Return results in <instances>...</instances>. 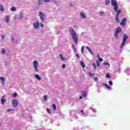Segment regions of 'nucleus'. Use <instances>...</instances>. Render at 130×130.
Listing matches in <instances>:
<instances>
[{"label": "nucleus", "instance_id": "nucleus-7", "mask_svg": "<svg viewBox=\"0 0 130 130\" xmlns=\"http://www.w3.org/2000/svg\"><path fill=\"white\" fill-rule=\"evenodd\" d=\"M12 105L13 107H17V106H18V101L17 99L13 100Z\"/></svg>", "mask_w": 130, "mask_h": 130}, {"label": "nucleus", "instance_id": "nucleus-41", "mask_svg": "<svg viewBox=\"0 0 130 130\" xmlns=\"http://www.w3.org/2000/svg\"><path fill=\"white\" fill-rule=\"evenodd\" d=\"M44 3H49L50 0H44Z\"/></svg>", "mask_w": 130, "mask_h": 130}, {"label": "nucleus", "instance_id": "nucleus-21", "mask_svg": "<svg viewBox=\"0 0 130 130\" xmlns=\"http://www.w3.org/2000/svg\"><path fill=\"white\" fill-rule=\"evenodd\" d=\"M87 95V91H84L83 92H82V96L83 97H86V96Z\"/></svg>", "mask_w": 130, "mask_h": 130}, {"label": "nucleus", "instance_id": "nucleus-50", "mask_svg": "<svg viewBox=\"0 0 130 130\" xmlns=\"http://www.w3.org/2000/svg\"><path fill=\"white\" fill-rule=\"evenodd\" d=\"M97 56L98 58H100V55L98 54Z\"/></svg>", "mask_w": 130, "mask_h": 130}, {"label": "nucleus", "instance_id": "nucleus-10", "mask_svg": "<svg viewBox=\"0 0 130 130\" xmlns=\"http://www.w3.org/2000/svg\"><path fill=\"white\" fill-rule=\"evenodd\" d=\"M126 21V18H124L123 20L121 22V26H124L125 25V22Z\"/></svg>", "mask_w": 130, "mask_h": 130}, {"label": "nucleus", "instance_id": "nucleus-25", "mask_svg": "<svg viewBox=\"0 0 130 130\" xmlns=\"http://www.w3.org/2000/svg\"><path fill=\"white\" fill-rule=\"evenodd\" d=\"M104 86H105V87L108 88V89H109V90H111V87L110 86L107 85V84H104Z\"/></svg>", "mask_w": 130, "mask_h": 130}, {"label": "nucleus", "instance_id": "nucleus-9", "mask_svg": "<svg viewBox=\"0 0 130 130\" xmlns=\"http://www.w3.org/2000/svg\"><path fill=\"white\" fill-rule=\"evenodd\" d=\"M80 18H81V19H86V18H87V16H86V14L84 12H81Z\"/></svg>", "mask_w": 130, "mask_h": 130}, {"label": "nucleus", "instance_id": "nucleus-17", "mask_svg": "<svg viewBox=\"0 0 130 130\" xmlns=\"http://www.w3.org/2000/svg\"><path fill=\"white\" fill-rule=\"evenodd\" d=\"M110 4V0H106L105 1V4L106 6H108Z\"/></svg>", "mask_w": 130, "mask_h": 130}, {"label": "nucleus", "instance_id": "nucleus-22", "mask_svg": "<svg viewBox=\"0 0 130 130\" xmlns=\"http://www.w3.org/2000/svg\"><path fill=\"white\" fill-rule=\"evenodd\" d=\"M16 10V8L15 7H12L11 8V11H12V12H15Z\"/></svg>", "mask_w": 130, "mask_h": 130}, {"label": "nucleus", "instance_id": "nucleus-34", "mask_svg": "<svg viewBox=\"0 0 130 130\" xmlns=\"http://www.w3.org/2000/svg\"><path fill=\"white\" fill-rule=\"evenodd\" d=\"M99 14L101 15V16H103V15L104 14V12L101 11L99 13Z\"/></svg>", "mask_w": 130, "mask_h": 130}, {"label": "nucleus", "instance_id": "nucleus-31", "mask_svg": "<svg viewBox=\"0 0 130 130\" xmlns=\"http://www.w3.org/2000/svg\"><path fill=\"white\" fill-rule=\"evenodd\" d=\"M52 107L53 108V110H55V109H56V105L53 104L52 105Z\"/></svg>", "mask_w": 130, "mask_h": 130}, {"label": "nucleus", "instance_id": "nucleus-15", "mask_svg": "<svg viewBox=\"0 0 130 130\" xmlns=\"http://www.w3.org/2000/svg\"><path fill=\"white\" fill-rule=\"evenodd\" d=\"M10 16L9 15H7V16H6V22H7V23H8V22H9V21H10Z\"/></svg>", "mask_w": 130, "mask_h": 130}, {"label": "nucleus", "instance_id": "nucleus-19", "mask_svg": "<svg viewBox=\"0 0 130 130\" xmlns=\"http://www.w3.org/2000/svg\"><path fill=\"white\" fill-rule=\"evenodd\" d=\"M60 57L61 60H62L63 61H64V60H66V58H64V57H63V56H62V55L61 54H60Z\"/></svg>", "mask_w": 130, "mask_h": 130}, {"label": "nucleus", "instance_id": "nucleus-36", "mask_svg": "<svg viewBox=\"0 0 130 130\" xmlns=\"http://www.w3.org/2000/svg\"><path fill=\"white\" fill-rule=\"evenodd\" d=\"M92 65L93 67L94 68L95 70H96V69H97V68L96 67V64H95V63H93Z\"/></svg>", "mask_w": 130, "mask_h": 130}, {"label": "nucleus", "instance_id": "nucleus-45", "mask_svg": "<svg viewBox=\"0 0 130 130\" xmlns=\"http://www.w3.org/2000/svg\"><path fill=\"white\" fill-rule=\"evenodd\" d=\"M47 111L48 113H50V111L49 110V108L47 109Z\"/></svg>", "mask_w": 130, "mask_h": 130}, {"label": "nucleus", "instance_id": "nucleus-6", "mask_svg": "<svg viewBox=\"0 0 130 130\" xmlns=\"http://www.w3.org/2000/svg\"><path fill=\"white\" fill-rule=\"evenodd\" d=\"M126 39H127V36L126 35H124L123 36L122 43L120 46L121 48H122V47H123V45L125 44V43L126 42Z\"/></svg>", "mask_w": 130, "mask_h": 130}, {"label": "nucleus", "instance_id": "nucleus-24", "mask_svg": "<svg viewBox=\"0 0 130 130\" xmlns=\"http://www.w3.org/2000/svg\"><path fill=\"white\" fill-rule=\"evenodd\" d=\"M1 53H2V54H6V50L5 49H2Z\"/></svg>", "mask_w": 130, "mask_h": 130}, {"label": "nucleus", "instance_id": "nucleus-51", "mask_svg": "<svg viewBox=\"0 0 130 130\" xmlns=\"http://www.w3.org/2000/svg\"><path fill=\"white\" fill-rule=\"evenodd\" d=\"M5 36L4 35L2 36V39H4V38H5Z\"/></svg>", "mask_w": 130, "mask_h": 130}, {"label": "nucleus", "instance_id": "nucleus-53", "mask_svg": "<svg viewBox=\"0 0 130 130\" xmlns=\"http://www.w3.org/2000/svg\"><path fill=\"white\" fill-rule=\"evenodd\" d=\"M15 19H17V15H16V17H15Z\"/></svg>", "mask_w": 130, "mask_h": 130}, {"label": "nucleus", "instance_id": "nucleus-27", "mask_svg": "<svg viewBox=\"0 0 130 130\" xmlns=\"http://www.w3.org/2000/svg\"><path fill=\"white\" fill-rule=\"evenodd\" d=\"M84 46H82L81 47V52L82 54H84Z\"/></svg>", "mask_w": 130, "mask_h": 130}, {"label": "nucleus", "instance_id": "nucleus-43", "mask_svg": "<svg viewBox=\"0 0 130 130\" xmlns=\"http://www.w3.org/2000/svg\"><path fill=\"white\" fill-rule=\"evenodd\" d=\"M94 80L95 82H97V81H98V77L94 78Z\"/></svg>", "mask_w": 130, "mask_h": 130}, {"label": "nucleus", "instance_id": "nucleus-12", "mask_svg": "<svg viewBox=\"0 0 130 130\" xmlns=\"http://www.w3.org/2000/svg\"><path fill=\"white\" fill-rule=\"evenodd\" d=\"M116 32L118 34L120 33V32H121V27H117L116 30Z\"/></svg>", "mask_w": 130, "mask_h": 130}, {"label": "nucleus", "instance_id": "nucleus-44", "mask_svg": "<svg viewBox=\"0 0 130 130\" xmlns=\"http://www.w3.org/2000/svg\"><path fill=\"white\" fill-rule=\"evenodd\" d=\"M106 77H107V78H111L110 75H109V74H106Z\"/></svg>", "mask_w": 130, "mask_h": 130}, {"label": "nucleus", "instance_id": "nucleus-32", "mask_svg": "<svg viewBox=\"0 0 130 130\" xmlns=\"http://www.w3.org/2000/svg\"><path fill=\"white\" fill-rule=\"evenodd\" d=\"M7 111H8V112H10L11 111H15V110L12 109H8L7 110Z\"/></svg>", "mask_w": 130, "mask_h": 130}, {"label": "nucleus", "instance_id": "nucleus-26", "mask_svg": "<svg viewBox=\"0 0 130 130\" xmlns=\"http://www.w3.org/2000/svg\"><path fill=\"white\" fill-rule=\"evenodd\" d=\"M39 5H42L43 4V1L42 0H38Z\"/></svg>", "mask_w": 130, "mask_h": 130}, {"label": "nucleus", "instance_id": "nucleus-30", "mask_svg": "<svg viewBox=\"0 0 130 130\" xmlns=\"http://www.w3.org/2000/svg\"><path fill=\"white\" fill-rule=\"evenodd\" d=\"M17 95L18 94H17V93H14V94H12V97H14L15 98L17 97Z\"/></svg>", "mask_w": 130, "mask_h": 130}, {"label": "nucleus", "instance_id": "nucleus-39", "mask_svg": "<svg viewBox=\"0 0 130 130\" xmlns=\"http://www.w3.org/2000/svg\"><path fill=\"white\" fill-rule=\"evenodd\" d=\"M99 61H100V62H102V61H103V59H102V58H99Z\"/></svg>", "mask_w": 130, "mask_h": 130}, {"label": "nucleus", "instance_id": "nucleus-52", "mask_svg": "<svg viewBox=\"0 0 130 130\" xmlns=\"http://www.w3.org/2000/svg\"><path fill=\"white\" fill-rule=\"evenodd\" d=\"M80 99H83V96H80Z\"/></svg>", "mask_w": 130, "mask_h": 130}, {"label": "nucleus", "instance_id": "nucleus-46", "mask_svg": "<svg viewBox=\"0 0 130 130\" xmlns=\"http://www.w3.org/2000/svg\"><path fill=\"white\" fill-rule=\"evenodd\" d=\"M76 56H77V58H80V56L79 55V54H76Z\"/></svg>", "mask_w": 130, "mask_h": 130}, {"label": "nucleus", "instance_id": "nucleus-1", "mask_svg": "<svg viewBox=\"0 0 130 130\" xmlns=\"http://www.w3.org/2000/svg\"><path fill=\"white\" fill-rule=\"evenodd\" d=\"M111 2L112 4V6L114 7L115 12L117 13L115 19L117 20V21L119 22V19H118V16H119V14L121 13V10H118V6L117 5V2H116V0H111Z\"/></svg>", "mask_w": 130, "mask_h": 130}, {"label": "nucleus", "instance_id": "nucleus-11", "mask_svg": "<svg viewBox=\"0 0 130 130\" xmlns=\"http://www.w3.org/2000/svg\"><path fill=\"white\" fill-rule=\"evenodd\" d=\"M35 77L36 78V79H37L39 81H40V80H41V77H40V76L38 74H36L35 75Z\"/></svg>", "mask_w": 130, "mask_h": 130}, {"label": "nucleus", "instance_id": "nucleus-13", "mask_svg": "<svg viewBox=\"0 0 130 130\" xmlns=\"http://www.w3.org/2000/svg\"><path fill=\"white\" fill-rule=\"evenodd\" d=\"M5 97H6V95H4L1 99V103L2 104H4V103H5V102L6 101V99H5Z\"/></svg>", "mask_w": 130, "mask_h": 130}, {"label": "nucleus", "instance_id": "nucleus-2", "mask_svg": "<svg viewBox=\"0 0 130 130\" xmlns=\"http://www.w3.org/2000/svg\"><path fill=\"white\" fill-rule=\"evenodd\" d=\"M69 31L71 34V35L72 37V39H73L74 41L75 42V44H77L78 43V36H77V34L76 33V31H75V30L73 29L72 27H69Z\"/></svg>", "mask_w": 130, "mask_h": 130}, {"label": "nucleus", "instance_id": "nucleus-14", "mask_svg": "<svg viewBox=\"0 0 130 130\" xmlns=\"http://www.w3.org/2000/svg\"><path fill=\"white\" fill-rule=\"evenodd\" d=\"M86 49H87V50H88V51L90 52V53H91V54H92V55H93V54H94V53H93L92 50H91V48H90V47H87Z\"/></svg>", "mask_w": 130, "mask_h": 130}, {"label": "nucleus", "instance_id": "nucleus-29", "mask_svg": "<svg viewBox=\"0 0 130 130\" xmlns=\"http://www.w3.org/2000/svg\"><path fill=\"white\" fill-rule=\"evenodd\" d=\"M96 66L100 67V62H99V61H98V60H96Z\"/></svg>", "mask_w": 130, "mask_h": 130}, {"label": "nucleus", "instance_id": "nucleus-8", "mask_svg": "<svg viewBox=\"0 0 130 130\" xmlns=\"http://www.w3.org/2000/svg\"><path fill=\"white\" fill-rule=\"evenodd\" d=\"M0 81H1L3 86H5V84L6 83V78H5V77H0Z\"/></svg>", "mask_w": 130, "mask_h": 130}, {"label": "nucleus", "instance_id": "nucleus-47", "mask_svg": "<svg viewBox=\"0 0 130 130\" xmlns=\"http://www.w3.org/2000/svg\"><path fill=\"white\" fill-rule=\"evenodd\" d=\"M81 112L82 114H83V115H84V114H85V113H84L83 110H81Z\"/></svg>", "mask_w": 130, "mask_h": 130}, {"label": "nucleus", "instance_id": "nucleus-48", "mask_svg": "<svg viewBox=\"0 0 130 130\" xmlns=\"http://www.w3.org/2000/svg\"><path fill=\"white\" fill-rule=\"evenodd\" d=\"M69 6H70V7H73V3H70Z\"/></svg>", "mask_w": 130, "mask_h": 130}, {"label": "nucleus", "instance_id": "nucleus-3", "mask_svg": "<svg viewBox=\"0 0 130 130\" xmlns=\"http://www.w3.org/2000/svg\"><path fill=\"white\" fill-rule=\"evenodd\" d=\"M40 26L41 27H42V28H44V25H43V23H40L38 21H35L33 23V27L34 29H36V30H38V29H39Z\"/></svg>", "mask_w": 130, "mask_h": 130}, {"label": "nucleus", "instance_id": "nucleus-42", "mask_svg": "<svg viewBox=\"0 0 130 130\" xmlns=\"http://www.w3.org/2000/svg\"><path fill=\"white\" fill-rule=\"evenodd\" d=\"M62 69H66V64H63L62 65Z\"/></svg>", "mask_w": 130, "mask_h": 130}, {"label": "nucleus", "instance_id": "nucleus-5", "mask_svg": "<svg viewBox=\"0 0 130 130\" xmlns=\"http://www.w3.org/2000/svg\"><path fill=\"white\" fill-rule=\"evenodd\" d=\"M39 15L42 22H44V18L46 17V15L41 11H39Z\"/></svg>", "mask_w": 130, "mask_h": 130}, {"label": "nucleus", "instance_id": "nucleus-38", "mask_svg": "<svg viewBox=\"0 0 130 130\" xmlns=\"http://www.w3.org/2000/svg\"><path fill=\"white\" fill-rule=\"evenodd\" d=\"M109 83L110 86H112V85H113V83H112V81H109Z\"/></svg>", "mask_w": 130, "mask_h": 130}, {"label": "nucleus", "instance_id": "nucleus-49", "mask_svg": "<svg viewBox=\"0 0 130 130\" xmlns=\"http://www.w3.org/2000/svg\"><path fill=\"white\" fill-rule=\"evenodd\" d=\"M93 112H96V110H95L94 109H91Z\"/></svg>", "mask_w": 130, "mask_h": 130}, {"label": "nucleus", "instance_id": "nucleus-28", "mask_svg": "<svg viewBox=\"0 0 130 130\" xmlns=\"http://www.w3.org/2000/svg\"><path fill=\"white\" fill-rule=\"evenodd\" d=\"M117 34H118V33L117 32H115V38H116V39H118V36H117Z\"/></svg>", "mask_w": 130, "mask_h": 130}, {"label": "nucleus", "instance_id": "nucleus-20", "mask_svg": "<svg viewBox=\"0 0 130 130\" xmlns=\"http://www.w3.org/2000/svg\"><path fill=\"white\" fill-rule=\"evenodd\" d=\"M80 64H81V66H82L83 69H84L85 67H86V66H85V64L84 63V62H83L82 61H81L80 62Z\"/></svg>", "mask_w": 130, "mask_h": 130}, {"label": "nucleus", "instance_id": "nucleus-18", "mask_svg": "<svg viewBox=\"0 0 130 130\" xmlns=\"http://www.w3.org/2000/svg\"><path fill=\"white\" fill-rule=\"evenodd\" d=\"M0 11L1 12H4V6L2 5H0Z\"/></svg>", "mask_w": 130, "mask_h": 130}, {"label": "nucleus", "instance_id": "nucleus-33", "mask_svg": "<svg viewBox=\"0 0 130 130\" xmlns=\"http://www.w3.org/2000/svg\"><path fill=\"white\" fill-rule=\"evenodd\" d=\"M104 64L105 66H108L109 67H110V64L108 62H104Z\"/></svg>", "mask_w": 130, "mask_h": 130}, {"label": "nucleus", "instance_id": "nucleus-35", "mask_svg": "<svg viewBox=\"0 0 130 130\" xmlns=\"http://www.w3.org/2000/svg\"><path fill=\"white\" fill-rule=\"evenodd\" d=\"M89 75L90 77L94 76V74H92L91 72H89Z\"/></svg>", "mask_w": 130, "mask_h": 130}, {"label": "nucleus", "instance_id": "nucleus-40", "mask_svg": "<svg viewBox=\"0 0 130 130\" xmlns=\"http://www.w3.org/2000/svg\"><path fill=\"white\" fill-rule=\"evenodd\" d=\"M11 42H14V41H15V38H11Z\"/></svg>", "mask_w": 130, "mask_h": 130}, {"label": "nucleus", "instance_id": "nucleus-54", "mask_svg": "<svg viewBox=\"0 0 130 130\" xmlns=\"http://www.w3.org/2000/svg\"><path fill=\"white\" fill-rule=\"evenodd\" d=\"M0 125H1V123H0Z\"/></svg>", "mask_w": 130, "mask_h": 130}, {"label": "nucleus", "instance_id": "nucleus-37", "mask_svg": "<svg viewBox=\"0 0 130 130\" xmlns=\"http://www.w3.org/2000/svg\"><path fill=\"white\" fill-rule=\"evenodd\" d=\"M44 101H46L47 100V95H44Z\"/></svg>", "mask_w": 130, "mask_h": 130}, {"label": "nucleus", "instance_id": "nucleus-16", "mask_svg": "<svg viewBox=\"0 0 130 130\" xmlns=\"http://www.w3.org/2000/svg\"><path fill=\"white\" fill-rule=\"evenodd\" d=\"M22 18H23V13H20L19 15L18 19L19 20H21V19H22Z\"/></svg>", "mask_w": 130, "mask_h": 130}, {"label": "nucleus", "instance_id": "nucleus-4", "mask_svg": "<svg viewBox=\"0 0 130 130\" xmlns=\"http://www.w3.org/2000/svg\"><path fill=\"white\" fill-rule=\"evenodd\" d=\"M32 63L34 64V68L35 69V72L36 73H38V72H39V70H38V61L37 60H35L33 61Z\"/></svg>", "mask_w": 130, "mask_h": 130}, {"label": "nucleus", "instance_id": "nucleus-23", "mask_svg": "<svg viewBox=\"0 0 130 130\" xmlns=\"http://www.w3.org/2000/svg\"><path fill=\"white\" fill-rule=\"evenodd\" d=\"M72 47L74 50V52L75 53H77V49L76 48V47H75V46L74 45H72Z\"/></svg>", "mask_w": 130, "mask_h": 130}]
</instances>
